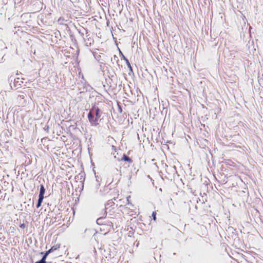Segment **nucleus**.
<instances>
[{"instance_id": "f257e3e1", "label": "nucleus", "mask_w": 263, "mask_h": 263, "mask_svg": "<svg viewBox=\"0 0 263 263\" xmlns=\"http://www.w3.org/2000/svg\"><path fill=\"white\" fill-rule=\"evenodd\" d=\"M100 110L97 108L95 110H90L88 114V118L92 126H97L98 124V120L101 117Z\"/></svg>"}, {"instance_id": "f03ea898", "label": "nucleus", "mask_w": 263, "mask_h": 263, "mask_svg": "<svg viewBox=\"0 0 263 263\" xmlns=\"http://www.w3.org/2000/svg\"><path fill=\"white\" fill-rule=\"evenodd\" d=\"M64 166L63 168H62V170L64 171L62 173L66 176H69V178L71 177L76 172L74 165H64Z\"/></svg>"}, {"instance_id": "7ed1b4c3", "label": "nucleus", "mask_w": 263, "mask_h": 263, "mask_svg": "<svg viewBox=\"0 0 263 263\" xmlns=\"http://www.w3.org/2000/svg\"><path fill=\"white\" fill-rule=\"evenodd\" d=\"M118 206L117 204H115L114 202L111 201H108L107 204L105 205V211L106 213H109L110 215H112L114 211H112V210H114L117 208Z\"/></svg>"}, {"instance_id": "20e7f679", "label": "nucleus", "mask_w": 263, "mask_h": 263, "mask_svg": "<svg viewBox=\"0 0 263 263\" xmlns=\"http://www.w3.org/2000/svg\"><path fill=\"white\" fill-rule=\"evenodd\" d=\"M117 156L115 155L114 158L117 159L118 161H126L128 163H131L133 162L132 159L125 154H123L122 155H119L118 153L117 154Z\"/></svg>"}, {"instance_id": "39448f33", "label": "nucleus", "mask_w": 263, "mask_h": 263, "mask_svg": "<svg viewBox=\"0 0 263 263\" xmlns=\"http://www.w3.org/2000/svg\"><path fill=\"white\" fill-rule=\"evenodd\" d=\"M45 192V189L43 185H41L39 198L37 202V204L36 205V207L39 208L41 206L42 202H43V200L44 199V195Z\"/></svg>"}, {"instance_id": "423d86ee", "label": "nucleus", "mask_w": 263, "mask_h": 263, "mask_svg": "<svg viewBox=\"0 0 263 263\" xmlns=\"http://www.w3.org/2000/svg\"><path fill=\"white\" fill-rule=\"evenodd\" d=\"M26 95L24 92H21L20 95L17 96V102L21 106H25L26 104V100L25 99Z\"/></svg>"}, {"instance_id": "0eeeda50", "label": "nucleus", "mask_w": 263, "mask_h": 263, "mask_svg": "<svg viewBox=\"0 0 263 263\" xmlns=\"http://www.w3.org/2000/svg\"><path fill=\"white\" fill-rule=\"evenodd\" d=\"M60 248V244H56L55 245H54L53 246H52L49 250V251H50V253L54 251H56L58 249H59V248Z\"/></svg>"}, {"instance_id": "6e6552de", "label": "nucleus", "mask_w": 263, "mask_h": 263, "mask_svg": "<svg viewBox=\"0 0 263 263\" xmlns=\"http://www.w3.org/2000/svg\"><path fill=\"white\" fill-rule=\"evenodd\" d=\"M50 253V251H47L46 252V253H45L44 255L43 256V257H42V258L41 259V260H40L41 261H43V263H46V259L47 258V256H48V255Z\"/></svg>"}, {"instance_id": "1a4fd4ad", "label": "nucleus", "mask_w": 263, "mask_h": 263, "mask_svg": "<svg viewBox=\"0 0 263 263\" xmlns=\"http://www.w3.org/2000/svg\"><path fill=\"white\" fill-rule=\"evenodd\" d=\"M126 63L128 66V67L129 68L130 70L132 71V68L130 64V63L129 61L127 59H125Z\"/></svg>"}, {"instance_id": "9d476101", "label": "nucleus", "mask_w": 263, "mask_h": 263, "mask_svg": "<svg viewBox=\"0 0 263 263\" xmlns=\"http://www.w3.org/2000/svg\"><path fill=\"white\" fill-rule=\"evenodd\" d=\"M152 217L154 221L156 220V212L154 211L152 213Z\"/></svg>"}, {"instance_id": "9b49d317", "label": "nucleus", "mask_w": 263, "mask_h": 263, "mask_svg": "<svg viewBox=\"0 0 263 263\" xmlns=\"http://www.w3.org/2000/svg\"><path fill=\"white\" fill-rule=\"evenodd\" d=\"M26 226L24 223H22L20 224V227L21 228V229H24L25 228Z\"/></svg>"}, {"instance_id": "f8f14e48", "label": "nucleus", "mask_w": 263, "mask_h": 263, "mask_svg": "<svg viewBox=\"0 0 263 263\" xmlns=\"http://www.w3.org/2000/svg\"><path fill=\"white\" fill-rule=\"evenodd\" d=\"M111 148H112V149H114V150L115 151V152H116V146H114V145H112V146H111ZM115 153H113V155H115Z\"/></svg>"}, {"instance_id": "ddd939ff", "label": "nucleus", "mask_w": 263, "mask_h": 263, "mask_svg": "<svg viewBox=\"0 0 263 263\" xmlns=\"http://www.w3.org/2000/svg\"><path fill=\"white\" fill-rule=\"evenodd\" d=\"M123 57V58L125 60V59H127L123 54H122Z\"/></svg>"}]
</instances>
